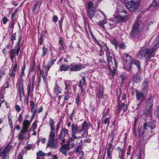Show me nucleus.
<instances>
[{
  "mask_svg": "<svg viewBox=\"0 0 159 159\" xmlns=\"http://www.w3.org/2000/svg\"><path fill=\"white\" fill-rule=\"evenodd\" d=\"M159 46L158 43H156L153 48L148 49L145 48H143L139 52L138 57L139 59H141L144 58L146 60H148L154 54H153V53Z\"/></svg>",
  "mask_w": 159,
  "mask_h": 159,
  "instance_id": "obj_1",
  "label": "nucleus"
},
{
  "mask_svg": "<svg viewBox=\"0 0 159 159\" xmlns=\"http://www.w3.org/2000/svg\"><path fill=\"white\" fill-rule=\"evenodd\" d=\"M111 53L110 51L106 52L107 61L108 64V67L112 75H114L116 71L117 67L116 61L115 59H112L111 56Z\"/></svg>",
  "mask_w": 159,
  "mask_h": 159,
  "instance_id": "obj_2",
  "label": "nucleus"
},
{
  "mask_svg": "<svg viewBox=\"0 0 159 159\" xmlns=\"http://www.w3.org/2000/svg\"><path fill=\"white\" fill-rule=\"evenodd\" d=\"M139 17L138 18L133 26L131 34L133 37L139 35L141 33L144 26L140 21H139Z\"/></svg>",
  "mask_w": 159,
  "mask_h": 159,
  "instance_id": "obj_3",
  "label": "nucleus"
},
{
  "mask_svg": "<svg viewBox=\"0 0 159 159\" xmlns=\"http://www.w3.org/2000/svg\"><path fill=\"white\" fill-rule=\"evenodd\" d=\"M21 35L19 36V40L17 43L16 47L14 49H12L9 52L10 57L15 58L16 56L19 55V53L20 49V42L21 39Z\"/></svg>",
  "mask_w": 159,
  "mask_h": 159,
  "instance_id": "obj_4",
  "label": "nucleus"
},
{
  "mask_svg": "<svg viewBox=\"0 0 159 159\" xmlns=\"http://www.w3.org/2000/svg\"><path fill=\"white\" fill-rule=\"evenodd\" d=\"M143 132L148 133L152 132V129L156 127V123L155 121L151 120L149 122L144 123L143 125Z\"/></svg>",
  "mask_w": 159,
  "mask_h": 159,
  "instance_id": "obj_5",
  "label": "nucleus"
},
{
  "mask_svg": "<svg viewBox=\"0 0 159 159\" xmlns=\"http://www.w3.org/2000/svg\"><path fill=\"white\" fill-rule=\"evenodd\" d=\"M140 0H131L125 4V7L130 11H133L139 6V2Z\"/></svg>",
  "mask_w": 159,
  "mask_h": 159,
  "instance_id": "obj_6",
  "label": "nucleus"
},
{
  "mask_svg": "<svg viewBox=\"0 0 159 159\" xmlns=\"http://www.w3.org/2000/svg\"><path fill=\"white\" fill-rule=\"evenodd\" d=\"M85 66L84 64L73 63L69 65V70L70 71H77L84 68Z\"/></svg>",
  "mask_w": 159,
  "mask_h": 159,
  "instance_id": "obj_7",
  "label": "nucleus"
},
{
  "mask_svg": "<svg viewBox=\"0 0 159 159\" xmlns=\"http://www.w3.org/2000/svg\"><path fill=\"white\" fill-rule=\"evenodd\" d=\"M152 99L149 98L148 100H146L147 107L145 110L144 111V113L147 115L151 116L152 114L151 109L153 107Z\"/></svg>",
  "mask_w": 159,
  "mask_h": 159,
  "instance_id": "obj_8",
  "label": "nucleus"
},
{
  "mask_svg": "<svg viewBox=\"0 0 159 159\" xmlns=\"http://www.w3.org/2000/svg\"><path fill=\"white\" fill-rule=\"evenodd\" d=\"M128 18L127 15L122 16L118 14L114 18V21L116 24H117L118 22L122 23L127 21Z\"/></svg>",
  "mask_w": 159,
  "mask_h": 159,
  "instance_id": "obj_9",
  "label": "nucleus"
},
{
  "mask_svg": "<svg viewBox=\"0 0 159 159\" xmlns=\"http://www.w3.org/2000/svg\"><path fill=\"white\" fill-rule=\"evenodd\" d=\"M54 124L55 123L53 120L52 118H50L49 125L51 129V131L49 134V139H54L55 137V134L54 132L55 128L54 126Z\"/></svg>",
  "mask_w": 159,
  "mask_h": 159,
  "instance_id": "obj_10",
  "label": "nucleus"
},
{
  "mask_svg": "<svg viewBox=\"0 0 159 159\" xmlns=\"http://www.w3.org/2000/svg\"><path fill=\"white\" fill-rule=\"evenodd\" d=\"M58 141L56 139H49L47 142L46 148L49 147L52 148H58Z\"/></svg>",
  "mask_w": 159,
  "mask_h": 159,
  "instance_id": "obj_11",
  "label": "nucleus"
},
{
  "mask_svg": "<svg viewBox=\"0 0 159 159\" xmlns=\"http://www.w3.org/2000/svg\"><path fill=\"white\" fill-rule=\"evenodd\" d=\"M69 131L68 129L65 128L63 129L60 132L59 136V138L62 141V143H65L66 137H68L69 134Z\"/></svg>",
  "mask_w": 159,
  "mask_h": 159,
  "instance_id": "obj_12",
  "label": "nucleus"
},
{
  "mask_svg": "<svg viewBox=\"0 0 159 159\" xmlns=\"http://www.w3.org/2000/svg\"><path fill=\"white\" fill-rule=\"evenodd\" d=\"M11 148L10 146H7L0 153V156L2 157L1 159H9V157L8 153L10 150Z\"/></svg>",
  "mask_w": 159,
  "mask_h": 159,
  "instance_id": "obj_13",
  "label": "nucleus"
},
{
  "mask_svg": "<svg viewBox=\"0 0 159 159\" xmlns=\"http://www.w3.org/2000/svg\"><path fill=\"white\" fill-rule=\"evenodd\" d=\"M90 123L87 122L86 120H84L82 123L80 128H79V132H82L84 130H88L89 128L91 127Z\"/></svg>",
  "mask_w": 159,
  "mask_h": 159,
  "instance_id": "obj_14",
  "label": "nucleus"
},
{
  "mask_svg": "<svg viewBox=\"0 0 159 159\" xmlns=\"http://www.w3.org/2000/svg\"><path fill=\"white\" fill-rule=\"evenodd\" d=\"M97 90L98 92L96 94V97L98 98H102L104 92L103 87L101 85H100Z\"/></svg>",
  "mask_w": 159,
  "mask_h": 159,
  "instance_id": "obj_15",
  "label": "nucleus"
},
{
  "mask_svg": "<svg viewBox=\"0 0 159 159\" xmlns=\"http://www.w3.org/2000/svg\"><path fill=\"white\" fill-rule=\"evenodd\" d=\"M127 105L124 103H122L121 104H118V106L117 110V112L119 114L120 111L122 110L123 109V112H125L127 110Z\"/></svg>",
  "mask_w": 159,
  "mask_h": 159,
  "instance_id": "obj_16",
  "label": "nucleus"
},
{
  "mask_svg": "<svg viewBox=\"0 0 159 159\" xmlns=\"http://www.w3.org/2000/svg\"><path fill=\"white\" fill-rule=\"evenodd\" d=\"M69 149V148L68 145L63 144L61 145V147L60 148V151L63 154L66 155V152Z\"/></svg>",
  "mask_w": 159,
  "mask_h": 159,
  "instance_id": "obj_17",
  "label": "nucleus"
},
{
  "mask_svg": "<svg viewBox=\"0 0 159 159\" xmlns=\"http://www.w3.org/2000/svg\"><path fill=\"white\" fill-rule=\"evenodd\" d=\"M61 89L59 86L56 83L54 88V93L57 95H58L61 93Z\"/></svg>",
  "mask_w": 159,
  "mask_h": 159,
  "instance_id": "obj_18",
  "label": "nucleus"
},
{
  "mask_svg": "<svg viewBox=\"0 0 159 159\" xmlns=\"http://www.w3.org/2000/svg\"><path fill=\"white\" fill-rule=\"evenodd\" d=\"M72 135L76 134L77 133H80L81 132H79V128H78L77 125L72 124L71 125Z\"/></svg>",
  "mask_w": 159,
  "mask_h": 159,
  "instance_id": "obj_19",
  "label": "nucleus"
},
{
  "mask_svg": "<svg viewBox=\"0 0 159 159\" xmlns=\"http://www.w3.org/2000/svg\"><path fill=\"white\" fill-rule=\"evenodd\" d=\"M123 56H125L126 58V59L125 60V62H128V63H130V64H133L134 59L131 56L126 53L125 54H123Z\"/></svg>",
  "mask_w": 159,
  "mask_h": 159,
  "instance_id": "obj_20",
  "label": "nucleus"
},
{
  "mask_svg": "<svg viewBox=\"0 0 159 159\" xmlns=\"http://www.w3.org/2000/svg\"><path fill=\"white\" fill-rule=\"evenodd\" d=\"M85 84V78L84 77H83L82 79L80 80L78 84V86L80 88L82 92L83 91V87L84 86Z\"/></svg>",
  "mask_w": 159,
  "mask_h": 159,
  "instance_id": "obj_21",
  "label": "nucleus"
},
{
  "mask_svg": "<svg viewBox=\"0 0 159 159\" xmlns=\"http://www.w3.org/2000/svg\"><path fill=\"white\" fill-rule=\"evenodd\" d=\"M88 16L91 20L92 17L94 16L95 14L94 9H87Z\"/></svg>",
  "mask_w": 159,
  "mask_h": 159,
  "instance_id": "obj_22",
  "label": "nucleus"
},
{
  "mask_svg": "<svg viewBox=\"0 0 159 159\" xmlns=\"http://www.w3.org/2000/svg\"><path fill=\"white\" fill-rule=\"evenodd\" d=\"M97 17L98 18H99L100 17H102V18L104 20L106 19L107 18L106 16L105 15L103 12H102L101 10H98L97 11Z\"/></svg>",
  "mask_w": 159,
  "mask_h": 159,
  "instance_id": "obj_23",
  "label": "nucleus"
},
{
  "mask_svg": "<svg viewBox=\"0 0 159 159\" xmlns=\"http://www.w3.org/2000/svg\"><path fill=\"white\" fill-rule=\"evenodd\" d=\"M47 73H48L46 72V73L44 74L43 72L41 70L40 71V76L42 77L43 79L44 82L46 85H47V82L46 79V77L47 76Z\"/></svg>",
  "mask_w": 159,
  "mask_h": 159,
  "instance_id": "obj_24",
  "label": "nucleus"
},
{
  "mask_svg": "<svg viewBox=\"0 0 159 159\" xmlns=\"http://www.w3.org/2000/svg\"><path fill=\"white\" fill-rule=\"evenodd\" d=\"M136 97L137 99L139 100L141 98H143L144 97V94L140 91L138 90H136Z\"/></svg>",
  "mask_w": 159,
  "mask_h": 159,
  "instance_id": "obj_25",
  "label": "nucleus"
},
{
  "mask_svg": "<svg viewBox=\"0 0 159 159\" xmlns=\"http://www.w3.org/2000/svg\"><path fill=\"white\" fill-rule=\"evenodd\" d=\"M148 84V81L147 79H145L143 83V87L142 90L144 92L147 89Z\"/></svg>",
  "mask_w": 159,
  "mask_h": 159,
  "instance_id": "obj_26",
  "label": "nucleus"
},
{
  "mask_svg": "<svg viewBox=\"0 0 159 159\" xmlns=\"http://www.w3.org/2000/svg\"><path fill=\"white\" fill-rule=\"evenodd\" d=\"M69 65L68 66L67 65L63 64L60 66L59 71H66L69 69Z\"/></svg>",
  "mask_w": 159,
  "mask_h": 159,
  "instance_id": "obj_27",
  "label": "nucleus"
},
{
  "mask_svg": "<svg viewBox=\"0 0 159 159\" xmlns=\"http://www.w3.org/2000/svg\"><path fill=\"white\" fill-rule=\"evenodd\" d=\"M30 106L31 107V111L33 113V115H34V116L36 111L35 108V104L33 101H31L30 102Z\"/></svg>",
  "mask_w": 159,
  "mask_h": 159,
  "instance_id": "obj_28",
  "label": "nucleus"
},
{
  "mask_svg": "<svg viewBox=\"0 0 159 159\" xmlns=\"http://www.w3.org/2000/svg\"><path fill=\"white\" fill-rule=\"evenodd\" d=\"M132 64L129 63L128 62H125L124 65V68L127 70L129 71L131 70V65Z\"/></svg>",
  "mask_w": 159,
  "mask_h": 159,
  "instance_id": "obj_29",
  "label": "nucleus"
},
{
  "mask_svg": "<svg viewBox=\"0 0 159 159\" xmlns=\"http://www.w3.org/2000/svg\"><path fill=\"white\" fill-rule=\"evenodd\" d=\"M74 141L75 139L73 137L69 138L67 142L68 145H70L72 147H73L74 145Z\"/></svg>",
  "mask_w": 159,
  "mask_h": 159,
  "instance_id": "obj_30",
  "label": "nucleus"
},
{
  "mask_svg": "<svg viewBox=\"0 0 159 159\" xmlns=\"http://www.w3.org/2000/svg\"><path fill=\"white\" fill-rule=\"evenodd\" d=\"M64 83L65 86V89L66 90V91H68L69 90L71 89V88L70 85V83L69 81L67 80H66L64 81Z\"/></svg>",
  "mask_w": 159,
  "mask_h": 159,
  "instance_id": "obj_31",
  "label": "nucleus"
},
{
  "mask_svg": "<svg viewBox=\"0 0 159 159\" xmlns=\"http://www.w3.org/2000/svg\"><path fill=\"white\" fill-rule=\"evenodd\" d=\"M27 92L28 93V96H29L30 93L33 90V89H32L31 83L30 81L29 83L27 85Z\"/></svg>",
  "mask_w": 159,
  "mask_h": 159,
  "instance_id": "obj_32",
  "label": "nucleus"
},
{
  "mask_svg": "<svg viewBox=\"0 0 159 159\" xmlns=\"http://www.w3.org/2000/svg\"><path fill=\"white\" fill-rule=\"evenodd\" d=\"M19 89L20 90V98L24 97L25 96V94L24 91V87H19Z\"/></svg>",
  "mask_w": 159,
  "mask_h": 159,
  "instance_id": "obj_33",
  "label": "nucleus"
},
{
  "mask_svg": "<svg viewBox=\"0 0 159 159\" xmlns=\"http://www.w3.org/2000/svg\"><path fill=\"white\" fill-rule=\"evenodd\" d=\"M70 93L69 91H66L64 92V101L68 100L70 97Z\"/></svg>",
  "mask_w": 159,
  "mask_h": 159,
  "instance_id": "obj_34",
  "label": "nucleus"
},
{
  "mask_svg": "<svg viewBox=\"0 0 159 159\" xmlns=\"http://www.w3.org/2000/svg\"><path fill=\"white\" fill-rule=\"evenodd\" d=\"M30 122L27 120H25L24 121L23 127L27 129L29 127Z\"/></svg>",
  "mask_w": 159,
  "mask_h": 159,
  "instance_id": "obj_35",
  "label": "nucleus"
},
{
  "mask_svg": "<svg viewBox=\"0 0 159 159\" xmlns=\"http://www.w3.org/2000/svg\"><path fill=\"white\" fill-rule=\"evenodd\" d=\"M115 136V134L113 131H111L110 134L109 135L108 139L111 140V142L112 143L114 139V138Z\"/></svg>",
  "mask_w": 159,
  "mask_h": 159,
  "instance_id": "obj_36",
  "label": "nucleus"
},
{
  "mask_svg": "<svg viewBox=\"0 0 159 159\" xmlns=\"http://www.w3.org/2000/svg\"><path fill=\"white\" fill-rule=\"evenodd\" d=\"M133 63L137 66L139 70L140 71L141 70L140 61L138 60H136L134 61H133Z\"/></svg>",
  "mask_w": 159,
  "mask_h": 159,
  "instance_id": "obj_37",
  "label": "nucleus"
},
{
  "mask_svg": "<svg viewBox=\"0 0 159 159\" xmlns=\"http://www.w3.org/2000/svg\"><path fill=\"white\" fill-rule=\"evenodd\" d=\"M140 77L139 76L137 75H135L133 76V80L135 82H138L139 81Z\"/></svg>",
  "mask_w": 159,
  "mask_h": 159,
  "instance_id": "obj_38",
  "label": "nucleus"
},
{
  "mask_svg": "<svg viewBox=\"0 0 159 159\" xmlns=\"http://www.w3.org/2000/svg\"><path fill=\"white\" fill-rule=\"evenodd\" d=\"M59 44L60 45V46L59 48V49L60 50H64V43L63 42L62 40L61 39H60L59 41Z\"/></svg>",
  "mask_w": 159,
  "mask_h": 159,
  "instance_id": "obj_39",
  "label": "nucleus"
},
{
  "mask_svg": "<svg viewBox=\"0 0 159 159\" xmlns=\"http://www.w3.org/2000/svg\"><path fill=\"white\" fill-rule=\"evenodd\" d=\"M93 2L90 1L88 2V7L87 9H94L93 7Z\"/></svg>",
  "mask_w": 159,
  "mask_h": 159,
  "instance_id": "obj_40",
  "label": "nucleus"
},
{
  "mask_svg": "<svg viewBox=\"0 0 159 159\" xmlns=\"http://www.w3.org/2000/svg\"><path fill=\"white\" fill-rule=\"evenodd\" d=\"M159 5V0H154L152 5L154 7H156Z\"/></svg>",
  "mask_w": 159,
  "mask_h": 159,
  "instance_id": "obj_41",
  "label": "nucleus"
},
{
  "mask_svg": "<svg viewBox=\"0 0 159 159\" xmlns=\"http://www.w3.org/2000/svg\"><path fill=\"white\" fill-rule=\"evenodd\" d=\"M37 156L39 157H43L46 156V154L41 151H39L37 153Z\"/></svg>",
  "mask_w": 159,
  "mask_h": 159,
  "instance_id": "obj_42",
  "label": "nucleus"
},
{
  "mask_svg": "<svg viewBox=\"0 0 159 159\" xmlns=\"http://www.w3.org/2000/svg\"><path fill=\"white\" fill-rule=\"evenodd\" d=\"M110 118L109 117L106 118L104 121V122L105 124H107L108 126L110 123Z\"/></svg>",
  "mask_w": 159,
  "mask_h": 159,
  "instance_id": "obj_43",
  "label": "nucleus"
},
{
  "mask_svg": "<svg viewBox=\"0 0 159 159\" xmlns=\"http://www.w3.org/2000/svg\"><path fill=\"white\" fill-rule=\"evenodd\" d=\"M8 21V19L6 16H4L2 19V21L4 25L6 24Z\"/></svg>",
  "mask_w": 159,
  "mask_h": 159,
  "instance_id": "obj_44",
  "label": "nucleus"
},
{
  "mask_svg": "<svg viewBox=\"0 0 159 159\" xmlns=\"http://www.w3.org/2000/svg\"><path fill=\"white\" fill-rule=\"evenodd\" d=\"M88 134V130H85L83 133L82 136H81L82 138H86Z\"/></svg>",
  "mask_w": 159,
  "mask_h": 159,
  "instance_id": "obj_45",
  "label": "nucleus"
},
{
  "mask_svg": "<svg viewBox=\"0 0 159 159\" xmlns=\"http://www.w3.org/2000/svg\"><path fill=\"white\" fill-rule=\"evenodd\" d=\"M103 49L106 53L109 51V48L107 46L106 44H105L104 46H102V49Z\"/></svg>",
  "mask_w": 159,
  "mask_h": 159,
  "instance_id": "obj_46",
  "label": "nucleus"
},
{
  "mask_svg": "<svg viewBox=\"0 0 159 159\" xmlns=\"http://www.w3.org/2000/svg\"><path fill=\"white\" fill-rule=\"evenodd\" d=\"M24 137V134L21 133H20V134L18 135V139L19 140H21L23 139Z\"/></svg>",
  "mask_w": 159,
  "mask_h": 159,
  "instance_id": "obj_47",
  "label": "nucleus"
},
{
  "mask_svg": "<svg viewBox=\"0 0 159 159\" xmlns=\"http://www.w3.org/2000/svg\"><path fill=\"white\" fill-rule=\"evenodd\" d=\"M8 119H9V125L10 126V127L11 128H12L13 127V124H12V121L11 120V116H8Z\"/></svg>",
  "mask_w": 159,
  "mask_h": 159,
  "instance_id": "obj_48",
  "label": "nucleus"
},
{
  "mask_svg": "<svg viewBox=\"0 0 159 159\" xmlns=\"http://www.w3.org/2000/svg\"><path fill=\"white\" fill-rule=\"evenodd\" d=\"M28 129L27 128L23 127L22 129L20 131V133L25 134L27 131Z\"/></svg>",
  "mask_w": 159,
  "mask_h": 159,
  "instance_id": "obj_49",
  "label": "nucleus"
},
{
  "mask_svg": "<svg viewBox=\"0 0 159 159\" xmlns=\"http://www.w3.org/2000/svg\"><path fill=\"white\" fill-rule=\"evenodd\" d=\"M58 20V18L57 16L54 15L53 16V17H52V20L53 22L56 23L57 22Z\"/></svg>",
  "mask_w": 159,
  "mask_h": 159,
  "instance_id": "obj_50",
  "label": "nucleus"
},
{
  "mask_svg": "<svg viewBox=\"0 0 159 159\" xmlns=\"http://www.w3.org/2000/svg\"><path fill=\"white\" fill-rule=\"evenodd\" d=\"M35 76L33 75L32 77V80L30 81L31 83V85L32 89H34V82Z\"/></svg>",
  "mask_w": 159,
  "mask_h": 159,
  "instance_id": "obj_51",
  "label": "nucleus"
},
{
  "mask_svg": "<svg viewBox=\"0 0 159 159\" xmlns=\"http://www.w3.org/2000/svg\"><path fill=\"white\" fill-rule=\"evenodd\" d=\"M22 77H21V79H20V83L19 84V87H23L24 80L22 79Z\"/></svg>",
  "mask_w": 159,
  "mask_h": 159,
  "instance_id": "obj_52",
  "label": "nucleus"
},
{
  "mask_svg": "<svg viewBox=\"0 0 159 159\" xmlns=\"http://www.w3.org/2000/svg\"><path fill=\"white\" fill-rule=\"evenodd\" d=\"M16 33H15V34H12L11 36V38H10L11 40V41L13 42L14 40H15L16 39Z\"/></svg>",
  "mask_w": 159,
  "mask_h": 159,
  "instance_id": "obj_53",
  "label": "nucleus"
},
{
  "mask_svg": "<svg viewBox=\"0 0 159 159\" xmlns=\"http://www.w3.org/2000/svg\"><path fill=\"white\" fill-rule=\"evenodd\" d=\"M51 66L49 65L48 63V64L45 66V68L46 69V72L48 73V71L51 68Z\"/></svg>",
  "mask_w": 159,
  "mask_h": 159,
  "instance_id": "obj_54",
  "label": "nucleus"
},
{
  "mask_svg": "<svg viewBox=\"0 0 159 159\" xmlns=\"http://www.w3.org/2000/svg\"><path fill=\"white\" fill-rule=\"evenodd\" d=\"M5 74V71L4 70H2L0 71V81H1V80L2 77Z\"/></svg>",
  "mask_w": 159,
  "mask_h": 159,
  "instance_id": "obj_55",
  "label": "nucleus"
},
{
  "mask_svg": "<svg viewBox=\"0 0 159 159\" xmlns=\"http://www.w3.org/2000/svg\"><path fill=\"white\" fill-rule=\"evenodd\" d=\"M18 120L19 122V124H20L22 120V116L21 114H20L19 115Z\"/></svg>",
  "mask_w": 159,
  "mask_h": 159,
  "instance_id": "obj_56",
  "label": "nucleus"
},
{
  "mask_svg": "<svg viewBox=\"0 0 159 159\" xmlns=\"http://www.w3.org/2000/svg\"><path fill=\"white\" fill-rule=\"evenodd\" d=\"M43 35H41L40 38V39L39 40V44L40 45H41L43 42Z\"/></svg>",
  "mask_w": 159,
  "mask_h": 159,
  "instance_id": "obj_57",
  "label": "nucleus"
},
{
  "mask_svg": "<svg viewBox=\"0 0 159 159\" xmlns=\"http://www.w3.org/2000/svg\"><path fill=\"white\" fill-rule=\"evenodd\" d=\"M11 77L10 76L9 77H8V76H7V81L8 82L10 80V82H11V81H12L13 84H14V79L13 78H12L11 79Z\"/></svg>",
  "mask_w": 159,
  "mask_h": 159,
  "instance_id": "obj_58",
  "label": "nucleus"
},
{
  "mask_svg": "<svg viewBox=\"0 0 159 159\" xmlns=\"http://www.w3.org/2000/svg\"><path fill=\"white\" fill-rule=\"evenodd\" d=\"M16 71L12 70L11 73L10 74V76L12 78L15 77V75L16 72Z\"/></svg>",
  "mask_w": 159,
  "mask_h": 159,
  "instance_id": "obj_59",
  "label": "nucleus"
},
{
  "mask_svg": "<svg viewBox=\"0 0 159 159\" xmlns=\"http://www.w3.org/2000/svg\"><path fill=\"white\" fill-rule=\"evenodd\" d=\"M42 3V1L41 0H37L35 2V5L37 6L38 5H40Z\"/></svg>",
  "mask_w": 159,
  "mask_h": 159,
  "instance_id": "obj_60",
  "label": "nucleus"
},
{
  "mask_svg": "<svg viewBox=\"0 0 159 159\" xmlns=\"http://www.w3.org/2000/svg\"><path fill=\"white\" fill-rule=\"evenodd\" d=\"M107 156L108 157L109 159H111V154L110 151L109 149H108L107 151Z\"/></svg>",
  "mask_w": 159,
  "mask_h": 159,
  "instance_id": "obj_61",
  "label": "nucleus"
},
{
  "mask_svg": "<svg viewBox=\"0 0 159 159\" xmlns=\"http://www.w3.org/2000/svg\"><path fill=\"white\" fill-rule=\"evenodd\" d=\"M42 49L43 51V55L44 56L46 54L47 50L46 48L44 47Z\"/></svg>",
  "mask_w": 159,
  "mask_h": 159,
  "instance_id": "obj_62",
  "label": "nucleus"
},
{
  "mask_svg": "<svg viewBox=\"0 0 159 159\" xmlns=\"http://www.w3.org/2000/svg\"><path fill=\"white\" fill-rule=\"evenodd\" d=\"M56 61L55 59H52L50 61H49L48 63L50 65L52 66V65H53L54 64V62Z\"/></svg>",
  "mask_w": 159,
  "mask_h": 159,
  "instance_id": "obj_63",
  "label": "nucleus"
},
{
  "mask_svg": "<svg viewBox=\"0 0 159 159\" xmlns=\"http://www.w3.org/2000/svg\"><path fill=\"white\" fill-rule=\"evenodd\" d=\"M4 88H8L9 87V84L8 81H7L4 85Z\"/></svg>",
  "mask_w": 159,
  "mask_h": 159,
  "instance_id": "obj_64",
  "label": "nucleus"
}]
</instances>
